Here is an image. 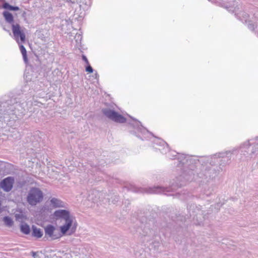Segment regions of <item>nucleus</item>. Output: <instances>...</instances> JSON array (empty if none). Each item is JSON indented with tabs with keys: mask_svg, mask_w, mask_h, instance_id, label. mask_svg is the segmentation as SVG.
I'll return each mask as SVG.
<instances>
[{
	"mask_svg": "<svg viewBox=\"0 0 258 258\" xmlns=\"http://www.w3.org/2000/svg\"><path fill=\"white\" fill-rule=\"evenodd\" d=\"M106 118L117 123H126L128 132L144 141H150L155 151H159L167 158L174 160L173 167L179 171L180 175L168 181L160 175L156 176L157 185L148 188L135 187L134 191L140 193L167 195L184 185L185 181L196 180L203 184V194L212 195L216 188L215 180L218 176V152L209 156L194 157L177 153L169 149L166 142L153 136L141 122L128 115L125 118L121 114H104Z\"/></svg>",
	"mask_w": 258,
	"mask_h": 258,
	"instance_id": "1",
	"label": "nucleus"
},
{
	"mask_svg": "<svg viewBox=\"0 0 258 258\" xmlns=\"http://www.w3.org/2000/svg\"><path fill=\"white\" fill-rule=\"evenodd\" d=\"M140 226L138 228L134 227V230H131L133 233H137L142 236L147 237V241L153 240L152 243H160L162 242V239L160 232L163 233L164 235L163 227L158 229V223L154 220H149L146 221L144 223L143 221H139Z\"/></svg>",
	"mask_w": 258,
	"mask_h": 258,
	"instance_id": "2",
	"label": "nucleus"
},
{
	"mask_svg": "<svg viewBox=\"0 0 258 258\" xmlns=\"http://www.w3.org/2000/svg\"><path fill=\"white\" fill-rule=\"evenodd\" d=\"M23 96L10 94L0 98V113L21 112L24 103L20 100Z\"/></svg>",
	"mask_w": 258,
	"mask_h": 258,
	"instance_id": "3",
	"label": "nucleus"
},
{
	"mask_svg": "<svg viewBox=\"0 0 258 258\" xmlns=\"http://www.w3.org/2000/svg\"><path fill=\"white\" fill-rule=\"evenodd\" d=\"M59 231L56 228V227L52 225V224H48L46 226L44 227V233H45V238H46L47 239L50 238L51 240H55L57 239H60L61 237L66 236V235H71L73 234L76 231V228L73 227L70 232H68L67 231H61L59 227Z\"/></svg>",
	"mask_w": 258,
	"mask_h": 258,
	"instance_id": "4",
	"label": "nucleus"
},
{
	"mask_svg": "<svg viewBox=\"0 0 258 258\" xmlns=\"http://www.w3.org/2000/svg\"><path fill=\"white\" fill-rule=\"evenodd\" d=\"M53 215L56 220H64V223L60 226L61 231L66 230L69 232L73 227L76 228L75 227L73 226V218L68 210L64 209L57 210L54 212Z\"/></svg>",
	"mask_w": 258,
	"mask_h": 258,
	"instance_id": "5",
	"label": "nucleus"
},
{
	"mask_svg": "<svg viewBox=\"0 0 258 258\" xmlns=\"http://www.w3.org/2000/svg\"><path fill=\"white\" fill-rule=\"evenodd\" d=\"M187 210L188 211V214L186 215H181L179 214L178 216H176V220H173L177 222L180 220L181 222L185 221L187 219L192 218L194 220H198V215H201L202 212L201 211V206L199 205L198 206L195 204H188L187 206Z\"/></svg>",
	"mask_w": 258,
	"mask_h": 258,
	"instance_id": "6",
	"label": "nucleus"
},
{
	"mask_svg": "<svg viewBox=\"0 0 258 258\" xmlns=\"http://www.w3.org/2000/svg\"><path fill=\"white\" fill-rule=\"evenodd\" d=\"M27 202L31 206H35L43 199L42 191L38 187H31L27 196Z\"/></svg>",
	"mask_w": 258,
	"mask_h": 258,
	"instance_id": "7",
	"label": "nucleus"
},
{
	"mask_svg": "<svg viewBox=\"0 0 258 258\" xmlns=\"http://www.w3.org/2000/svg\"><path fill=\"white\" fill-rule=\"evenodd\" d=\"M240 5H237L233 10L230 11H232L233 13H235V15L236 18L239 19L240 21L242 22L243 23H248V28L251 30H254L255 28L257 29V31L258 32V26L256 25L255 27H254V24L252 23L251 20H249V15L246 14L245 12L239 11Z\"/></svg>",
	"mask_w": 258,
	"mask_h": 258,
	"instance_id": "8",
	"label": "nucleus"
},
{
	"mask_svg": "<svg viewBox=\"0 0 258 258\" xmlns=\"http://www.w3.org/2000/svg\"><path fill=\"white\" fill-rule=\"evenodd\" d=\"M12 31L13 34V38L18 43H23L26 40V35L20 25L16 23L12 26Z\"/></svg>",
	"mask_w": 258,
	"mask_h": 258,
	"instance_id": "9",
	"label": "nucleus"
},
{
	"mask_svg": "<svg viewBox=\"0 0 258 258\" xmlns=\"http://www.w3.org/2000/svg\"><path fill=\"white\" fill-rule=\"evenodd\" d=\"M15 183V177L13 176H8L1 180L0 182V187L5 191H10Z\"/></svg>",
	"mask_w": 258,
	"mask_h": 258,
	"instance_id": "10",
	"label": "nucleus"
},
{
	"mask_svg": "<svg viewBox=\"0 0 258 258\" xmlns=\"http://www.w3.org/2000/svg\"><path fill=\"white\" fill-rule=\"evenodd\" d=\"M102 113H123L120 109L114 104H111L109 106L106 108H103Z\"/></svg>",
	"mask_w": 258,
	"mask_h": 258,
	"instance_id": "11",
	"label": "nucleus"
},
{
	"mask_svg": "<svg viewBox=\"0 0 258 258\" xmlns=\"http://www.w3.org/2000/svg\"><path fill=\"white\" fill-rule=\"evenodd\" d=\"M172 195L175 196V198L186 201H188L189 199L194 198V197L190 193L186 192L185 190L181 191V192H178L175 195Z\"/></svg>",
	"mask_w": 258,
	"mask_h": 258,
	"instance_id": "12",
	"label": "nucleus"
},
{
	"mask_svg": "<svg viewBox=\"0 0 258 258\" xmlns=\"http://www.w3.org/2000/svg\"><path fill=\"white\" fill-rule=\"evenodd\" d=\"M50 205L55 208L66 207V204L63 202L55 198H51L50 200Z\"/></svg>",
	"mask_w": 258,
	"mask_h": 258,
	"instance_id": "13",
	"label": "nucleus"
},
{
	"mask_svg": "<svg viewBox=\"0 0 258 258\" xmlns=\"http://www.w3.org/2000/svg\"><path fill=\"white\" fill-rule=\"evenodd\" d=\"M3 16L5 18L6 22L9 24H11L12 26L13 24H16L14 23V18L13 15L9 11H4L3 12Z\"/></svg>",
	"mask_w": 258,
	"mask_h": 258,
	"instance_id": "14",
	"label": "nucleus"
},
{
	"mask_svg": "<svg viewBox=\"0 0 258 258\" xmlns=\"http://www.w3.org/2000/svg\"><path fill=\"white\" fill-rule=\"evenodd\" d=\"M32 236L37 238H40L43 236L42 230L37 228L35 225L32 226Z\"/></svg>",
	"mask_w": 258,
	"mask_h": 258,
	"instance_id": "15",
	"label": "nucleus"
},
{
	"mask_svg": "<svg viewBox=\"0 0 258 258\" xmlns=\"http://www.w3.org/2000/svg\"><path fill=\"white\" fill-rule=\"evenodd\" d=\"M2 7H3V8L6 9V10H9L10 11H17L19 10V7L11 6L8 3H4L3 4Z\"/></svg>",
	"mask_w": 258,
	"mask_h": 258,
	"instance_id": "16",
	"label": "nucleus"
},
{
	"mask_svg": "<svg viewBox=\"0 0 258 258\" xmlns=\"http://www.w3.org/2000/svg\"><path fill=\"white\" fill-rule=\"evenodd\" d=\"M20 230L23 233L27 235L30 232V228L27 224L25 223L21 225Z\"/></svg>",
	"mask_w": 258,
	"mask_h": 258,
	"instance_id": "17",
	"label": "nucleus"
},
{
	"mask_svg": "<svg viewBox=\"0 0 258 258\" xmlns=\"http://www.w3.org/2000/svg\"><path fill=\"white\" fill-rule=\"evenodd\" d=\"M3 221L5 224L8 227H12L14 224V221L12 218L8 216H5L3 218Z\"/></svg>",
	"mask_w": 258,
	"mask_h": 258,
	"instance_id": "18",
	"label": "nucleus"
},
{
	"mask_svg": "<svg viewBox=\"0 0 258 258\" xmlns=\"http://www.w3.org/2000/svg\"><path fill=\"white\" fill-rule=\"evenodd\" d=\"M18 44L19 45L20 49L23 55V59L24 61L26 62L28 60L27 56V51L25 47L22 44V43H20Z\"/></svg>",
	"mask_w": 258,
	"mask_h": 258,
	"instance_id": "19",
	"label": "nucleus"
},
{
	"mask_svg": "<svg viewBox=\"0 0 258 258\" xmlns=\"http://www.w3.org/2000/svg\"><path fill=\"white\" fill-rule=\"evenodd\" d=\"M82 38V36L80 34H77L75 37V39L77 43V45L79 46L81 44V41Z\"/></svg>",
	"mask_w": 258,
	"mask_h": 258,
	"instance_id": "20",
	"label": "nucleus"
},
{
	"mask_svg": "<svg viewBox=\"0 0 258 258\" xmlns=\"http://www.w3.org/2000/svg\"><path fill=\"white\" fill-rule=\"evenodd\" d=\"M119 197L118 196L114 195L113 197H111L110 199H109V202L111 201V203L113 204H115L119 201Z\"/></svg>",
	"mask_w": 258,
	"mask_h": 258,
	"instance_id": "21",
	"label": "nucleus"
},
{
	"mask_svg": "<svg viewBox=\"0 0 258 258\" xmlns=\"http://www.w3.org/2000/svg\"><path fill=\"white\" fill-rule=\"evenodd\" d=\"M85 70L86 72L89 73H92L94 71L92 67L90 66V64L89 63L85 67Z\"/></svg>",
	"mask_w": 258,
	"mask_h": 258,
	"instance_id": "22",
	"label": "nucleus"
},
{
	"mask_svg": "<svg viewBox=\"0 0 258 258\" xmlns=\"http://www.w3.org/2000/svg\"><path fill=\"white\" fill-rule=\"evenodd\" d=\"M82 59L86 62V63L87 64L89 63V61H88L87 57L85 55H82Z\"/></svg>",
	"mask_w": 258,
	"mask_h": 258,
	"instance_id": "23",
	"label": "nucleus"
},
{
	"mask_svg": "<svg viewBox=\"0 0 258 258\" xmlns=\"http://www.w3.org/2000/svg\"><path fill=\"white\" fill-rule=\"evenodd\" d=\"M94 76H95V78L96 80H98L99 76L98 74L97 73V72H95Z\"/></svg>",
	"mask_w": 258,
	"mask_h": 258,
	"instance_id": "24",
	"label": "nucleus"
},
{
	"mask_svg": "<svg viewBox=\"0 0 258 258\" xmlns=\"http://www.w3.org/2000/svg\"><path fill=\"white\" fill-rule=\"evenodd\" d=\"M124 204L125 205H127V206H128V205L130 204V202H129L128 201H125L124 202Z\"/></svg>",
	"mask_w": 258,
	"mask_h": 258,
	"instance_id": "25",
	"label": "nucleus"
},
{
	"mask_svg": "<svg viewBox=\"0 0 258 258\" xmlns=\"http://www.w3.org/2000/svg\"><path fill=\"white\" fill-rule=\"evenodd\" d=\"M26 102H27V104L29 103V102H30L32 104L33 103V102L32 101V100H29V99H27Z\"/></svg>",
	"mask_w": 258,
	"mask_h": 258,
	"instance_id": "26",
	"label": "nucleus"
},
{
	"mask_svg": "<svg viewBox=\"0 0 258 258\" xmlns=\"http://www.w3.org/2000/svg\"><path fill=\"white\" fill-rule=\"evenodd\" d=\"M32 256L35 257L36 255V253L34 251H32Z\"/></svg>",
	"mask_w": 258,
	"mask_h": 258,
	"instance_id": "27",
	"label": "nucleus"
},
{
	"mask_svg": "<svg viewBox=\"0 0 258 258\" xmlns=\"http://www.w3.org/2000/svg\"><path fill=\"white\" fill-rule=\"evenodd\" d=\"M7 124L9 125H11V120H9L7 122Z\"/></svg>",
	"mask_w": 258,
	"mask_h": 258,
	"instance_id": "28",
	"label": "nucleus"
},
{
	"mask_svg": "<svg viewBox=\"0 0 258 258\" xmlns=\"http://www.w3.org/2000/svg\"><path fill=\"white\" fill-rule=\"evenodd\" d=\"M12 114V115H16V114H14V113H13V114Z\"/></svg>",
	"mask_w": 258,
	"mask_h": 258,
	"instance_id": "29",
	"label": "nucleus"
},
{
	"mask_svg": "<svg viewBox=\"0 0 258 258\" xmlns=\"http://www.w3.org/2000/svg\"><path fill=\"white\" fill-rule=\"evenodd\" d=\"M6 115H7L8 116H9L10 114H5Z\"/></svg>",
	"mask_w": 258,
	"mask_h": 258,
	"instance_id": "30",
	"label": "nucleus"
},
{
	"mask_svg": "<svg viewBox=\"0 0 258 258\" xmlns=\"http://www.w3.org/2000/svg\"><path fill=\"white\" fill-rule=\"evenodd\" d=\"M1 115H2L3 114H1Z\"/></svg>",
	"mask_w": 258,
	"mask_h": 258,
	"instance_id": "31",
	"label": "nucleus"
}]
</instances>
